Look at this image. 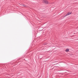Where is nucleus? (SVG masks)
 <instances>
[{
    "label": "nucleus",
    "mask_w": 78,
    "mask_h": 78,
    "mask_svg": "<svg viewBox=\"0 0 78 78\" xmlns=\"http://www.w3.org/2000/svg\"><path fill=\"white\" fill-rule=\"evenodd\" d=\"M72 14V12H69L64 16L66 17V16H69V15H70V14Z\"/></svg>",
    "instance_id": "nucleus-2"
},
{
    "label": "nucleus",
    "mask_w": 78,
    "mask_h": 78,
    "mask_svg": "<svg viewBox=\"0 0 78 78\" xmlns=\"http://www.w3.org/2000/svg\"><path fill=\"white\" fill-rule=\"evenodd\" d=\"M43 3H45V4H48V2L47 0H43L42 1Z\"/></svg>",
    "instance_id": "nucleus-1"
},
{
    "label": "nucleus",
    "mask_w": 78,
    "mask_h": 78,
    "mask_svg": "<svg viewBox=\"0 0 78 78\" xmlns=\"http://www.w3.org/2000/svg\"><path fill=\"white\" fill-rule=\"evenodd\" d=\"M65 51H66V52L69 51V49L68 48H67V49H66Z\"/></svg>",
    "instance_id": "nucleus-3"
}]
</instances>
